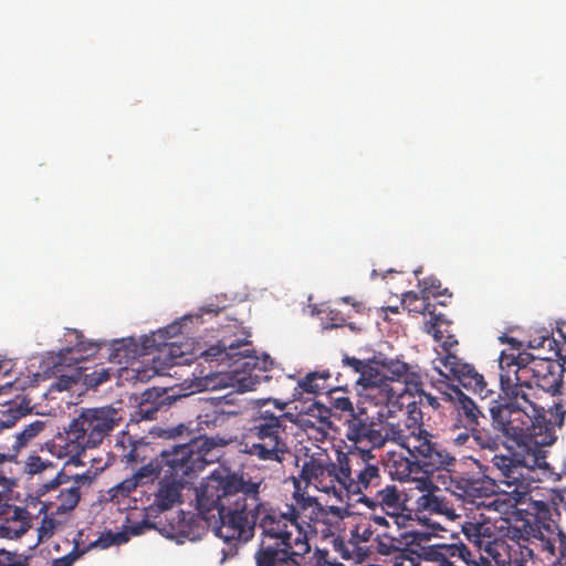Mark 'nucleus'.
Instances as JSON below:
<instances>
[{
	"label": "nucleus",
	"mask_w": 566,
	"mask_h": 566,
	"mask_svg": "<svg viewBox=\"0 0 566 566\" xmlns=\"http://www.w3.org/2000/svg\"><path fill=\"white\" fill-rule=\"evenodd\" d=\"M266 535L255 552L256 566H305L312 557L308 533L322 512L321 503L313 496L294 492L286 511L273 506Z\"/></svg>",
	"instance_id": "obj_2"
},
{
	"label": "nucleus",
	"mask_w": 566,
	"mask_h": 566,
	"mask_svg": "<svg viewBox=\"0 0 566 566\" xmlns=\"http://www.w3.org/2000/svg\"><path fill=\"white\" fill-rule=\"evenodd\" d=\"M422 285V295L426 296L427 300L430 298V296L437 297L440 295H444L448 292V289H442V284L440 280L436 277H426L421 282Z\"/></svg>",
	"instance_id": "obj_44"
},
{
	"label": "nucleus",
	"mask_w": 566,
	"mask_h": 566,
	"mask_svg": "<svg viewBox=\"0 0 566 566\" xmlns=\"http://www.w3.org/2000/svg\"><path fill=\"white\" fill-rule=\"evenodd\" d=\"M535 509H536V516L539 521H549L551 520V509H549V505L546 504L545 502H542V501H538V502H535ZM545 523V522H543ZM544 527L547 530L548 532V537H554L556 536V533L558 531L562 532V530L558 527L557 524H554L553 528H551V525L549 524H544ZM542 538H545L546 537L542 534V536L539 537V539L542 541Z\"/></svg>",
	"instance_id": "obj_43"
},
{
	"label": "nucleus",
	"mask_w": 566,
	"mask_h": 566,
	"mask_svg": "<svg viewBox=\"0 0 566 566\" xmlns=\"http://www.w3.org/2000/svg\"><path fill=\"white\" fill-rule=\"evenodd\" d=\"M446 401H452L457 411V420L464 429L474 430L480 427V420L484 415L475 402L457 386L449 387V391L443 392Z\"/></svg>",
	"instance_id": "obj_20"
},
{
	"label": "nucleus",
	"mask_w": 566,
	"mask_h": 566,
	"mask_svg": "<svg viewBox=\"0 0 566 566\" xmlns=\"http://www.w3.org/2000/svg\"><path fill=\"white\" fill-rule=\"evenodd\" d=\"M389 536L388 534L376 533L375 543L376 551L380 555L390 556L392 555L396 559V565H402V560L407 558V546L411 543L410 541H402L396 538V535Z\"/></svg>",
	"instance_id": "obj_26"
},
{
	"label": "nucleus",
	"mask_w": 566,
	"mask_h": 566,
	"mask_svg": "<svg viewBox=\"0 0 566 566\" xmlns=\"http://www.w3.org/2000/svg\"><path fill=\"white\" fill-rule=\"evenodd\" d=\"M500 340L502 343L510 344L515 349H520L522 347V342L517 340L514 337H510V336L503 335V336L500 337Z\"/></svg>",
	"instance_id": "obj_61"
},
{
	"label": "nucleus",
	"mask_w": 566,
	"mask_h": 566,
	"mask_svg": "<svg viewBox=\"0 0 566 566\" xmlns=\"http://www.w3.org/2000/svg\"><path fill=\"white\" fill-rule=\"evenodd\" d=\"M430 319L424 323V332L432 335L436 340H441L444 334L450 333L451 322L443 314L429 312Z\"/></svg>",
	"instance_id": "obj_36"
},
{
	"label": "nucleus",
	"mask_w": 566,
	"mask_h": 566,
	"mask_svg": "<svg viewBox=\"0 0 566 566\" xmlns=\"http://www.w3.org/2000/svg\"><path fill=\"white\" fill-rule=\"evenodd\" d=\"M434 368L444 377H452L462 387L486 398L493 391L488 388L484 376L474 366L464 363L457 355H443L434 361Z\"/></svg>",
	"instance_id": "obj_14"
},
{
	"label": "nucleus",
	"mask_w": 566,
	"mask_h": 566,
	"mask_svg": "<svg viewBox=\"0 0 566 566\" xmlns=\"http://www.w3.org/2000/svg\"><path fill=\"white\" fill-rule=\"evenodd\" d=\"M331 405L334 409L343 411V412H349V417H352V413H355L357 410L354 409L353 402L348 397L345 396H331Z\"/></svg>",
	"instance_id": "obj_50"
},
{
	"label": "nucleus",
	"mask_w": 566,
	"mask_h": 566,
	"mask_svg": "<svg viewBox=\"0 0 566 566\" xmlns=\"http://www.w3.org/2000/svg\"><path fill=\"white\" fill-rule=\"evenodd\" d=\"M196 501L198 512L207 526L212 530L216 536L228 544L247 543L253 538L255 528L260 530V518L255 515L248 514V512L230 504L221 503V501L211 503V505L203 503L200 489L197 492ZM235 551V545L228 549L222 548L220 563L234 555Z\"/></svg>",
	"instance_id": "obj_9"
},
{
	"label": "nucleus",
	"mask_w": 566,
	"mask_h": 566,
	"mask_svg": "<svg viewBox=\"0 0 566 566\" xmlns=\"http://www.w3.org/2000/svg\"><path fill=\"white\" fill-rule=\"evenodd\" d=\"M355 382L366 391L368 397L376 398L379 395V403L388 406L394 399L398 398L390 385L386 382V374H382V370L369 363L360 376H357Z\"/></svg>",
	"instance_id": "obj_19"
},
{
	"label": "nucleus",
	"mask_w": 566,
	"mask_h": 566,
	"mask_svg": "<svg viewBox=\"0 0 566 566\" xmlns=\"http://www.w3.org/2000/svg\"><path fill=\"white\" fill-rule=\"evenodd\" d=\"M82 379L81 368L76 367L70 370L69 374H61L56 380L51 385V389L56 391L70 390L73 386L77 385Z\"/></svg>",
	"instance_id": "obj_40"
},
{
	"label": "nucleus",
	"mask_w": 566,
	"mask_h": 566,
	"mask_svg": "<svg viewBox=\"0 0 566 566\" xmlns=\"http://www.w3.org/2000/svg\"><path fill=\"white\" fill-rule=\"evenodd\" d=\"M545 344H547V346L549 348H552V345L556 344V340L552 337L543 336V337H541L539 340H536V339L530 340L528 346L531 348H539V347H544Z\"/></svg>",
	"instance_id": "obj_58"
},
{
	"label": "nucleus",
	"mask_w": 566,
	"mask_h": 566,
	"mask_svg": "<svg viewBox=\"0 0 566 566\" xmlns=\"http://www.w3.org/2000/svg\"><path fill=\"white\" fill-rule=\"evenodd\" d=\"M494 431L496 432L495 434L490 430L479 429V427L474 430H470V432H473V442L481 449L489 451L497 450L501 444V437L505 438L501 432Z\"/></svg>",
	"instance_id": "obj_34"
},
{
	"label": "nucleus",
	"mask_w": 566,
	"mask_h": 566,
	"mask_svg": "<svg viewBox=\"0 0 566 566\" xmlns=\"http://www.w3.org/2000/svg\"><path fill=\"white\" fill-rule=\"evenodd\" d=\"M563 348L555 352L563 364L530 353L499 358L500 392L489 405L491 426L520 447L548 444L547 395L560 392L566 373Z\"/></svg>",
	"instance_id": "obj_1"
},
{
	"label": "nucleus",
	"mask_w": 566,
	"mask_h": 566,
	"mask_svg": "<svg viewBox=\"0 0 566 566\" xmlns=\"http://www.w3.org/2000/svg\"><path fill=\"white\" fill-rule=\"evenodd\" d=\"M300 478L306 485L338 497L371 492L381 484L378 461L368 450L337 452L336 462L324 450L306 455Z\"/></svg>",
	"instance_id": "obj_3"
},
{
	"label": "nucleus",
	"mask_w": 566,
	"mask_h": 566,
	"mask_svg": "<svg viewBox=\"0 0 566 566\" xmlns=\"http://www.w3.org/2000/svg\"><path fill=\"white\" fill-rule=\"evenodd\" d=\"M40 513H44V516L41 521V525L38 528L39 541L43 542L53 536L56 527L61 524L60 521L55 518V515L60 513H52L50 510L40 509Z\"/></svg>",
	"instance_id": "obj_39"
},
{
	"label": "nucleus",
	"mask_w": 566,
	"mask_h": 566,
	"mask_svg": "<svg viewBox=\"0 0 566 566\" xmlns=\"http://www.w3.org/2000/svg\"><path fill=\"white\" fill-rule=\"evenodd\" d=\"M400 412H403V415L408 413V420L412 421V423H407V422L400 423L401 426H405V424L419 426L418 421L422 419V413H421L420 409H418L416 407L415 402L408 405L407 411H403V409H400Z\"/></svg>",
	"instance_id": "obj_53"
},
{
	"label": "nucleus",
	"mask_w": 566,
	"mask_h": 566,
	"mask_svg": "<svg viewBox=\"0 0 566 566\" xmlns=\"http://www.w3.org/2000/svg\"><path fill=\"white\" fill-rule=\"evenodd\" d=\"M343 364L346 368L352 369L357 376H360L361 371L366 368L368 363H365L358 358L345 356Z\"/></svg>",
	"instance_id": "obj_52"
},
{
	"label": "nucleus",
	"mask_w": 566,
	"mask_h": 566,
	"mask_svg": "<svg viewBox=\"0 0 566 566\" xmlns=\"http://www.w3.org/2000/svg\"><path fill=\"white\" fill-rule=\"evenodd\" d=\"M416 512L444 515L449 518L455 517V512L450 502L444 497L432 492L421 494L416 500Z\"/></svg>",
	"instance_id": "obj_25"
},
{
	"label": "nucleus",
	"mask_w": 566,
	"mask_h": 566,
	"mask_svg": "<svg viewBox=\"0 0 566 566\" xmlns=\"http://www.w3.org/2000/svg\"><path fill=\"white\" fill-rule=\"evenodd\" d=\"M70 481V476L63 472H59L55 478L43 482L38 490L40 496L50 492H57L55 500H45L42 502V510H50L52 513L64 514L76 507L80 502L81 493L80 485H72L69 488L60 489V486Z\"/></svg>",
	"instance_id": "obj_16"
},
{
	"label": "nucleus",
	"mask_w": 566,
	"mask_h": 566,
	"mask_svg": "<svg viewBox=\"0 0 566 566\" xmlns=\"http://www.w3.org/2000/svg\"><path fill=\"white\" fill-rule=\"evenodd\" d=\"M382 374H386V382L389 381H403L406 385H413L418 387L420 376L410 371L409 365L400 360H388L381 363Z\"/></svg>",
	"instance_id": "obj_27"
},
{
	"label": "nucleus",
	"mask_w": 566,
	"mask_h": 566,
	"mask_svg": "<svg viewBox=\"0 0 566 566\" xmlns=\"http://www.w3.org/2000/svg\"><path fill=\"white\" fill-rule=\"evenodd\" d=\"M30 410V401H25V399H22L20 402H12L1 412L0 428H11L21 417L28 415Z\"/></svg>",
	"instance_id": "obj_33"
},
{
	"label": "nucleus",
	"mask_w": 566,
	"mask_h": 566,
	"mask_svg": "<svg viewBox=\"0 0 566 566\" xmlns=\"http://www.w3.org/2000/svg\"><path fill=\"white\" fill-rule=\"evenodd\" d=\"M444 355H455L452 349L458 345V339L451 333L444 334V337L440 340Z\"/></svg>",
	"instance_id": "obj_54"
},
{
	"label": "nucleus",
	"mask_w": 566,
	"mask_h": 566,
	"mask_svg": "<svg viewBox=\"0 0 566 566\" xmlns=\"http://www.w3.org/2000/svg\"><path fill=\"white\" fill-rule=\"evenodd\" d=\"M176 399L166 388H148L142 394L136 413L143 420H154L159 410H167Z\"/></svg>",
	"instance_id": "obj_22"
},
{
	"label": "nucleus",
	"mask_w": 566,
	"mask_h": 566,
	"mask_svg": "<svg viewBox=\"0 0 566 566\" xmlns=\"http://www.w3.org/2000/svg\"><path fill=\"white\" fill-rule=\"evenodd\" d=\"M88 473L90 472H87L86 474H76L74 476L76 485H78V483H81V482H91V476Z\"/></svg>",
	"instance_id": "obj_63"
},
{
	"label": "nucleus",
	"mask_w": 566,
	"mask_h": 566,
	"mask_svg": "<svg viewBox=\"0 0 566 566\" xmlns=\"http://www.w3.org/2000/svg\"><path fill=\"white\" fill-rule=\"evenodd\" d=\"M31 527V515L25 507L6 503L0 511V536L19 538Z\"/></svg>",
	"instance_id": "obj_21"
},
{
	"label": "nucleus",
	"mask_w": 566,
	"mask_h": 566,
	"mask_svg": "<svg viewBox=\"0 0 566 566\" xmlns=\"http://www.w3.org/2000/svg\"><path fill=\"white\" fill-rule=\"evenodd\" d=\"M402 306L407 308L409 312L418 313V314H424L429 313L431 304L429 303V300L426 298V296H419L415 292H407L402 295L401 300Z\"/></svg>",
	"instance_id": "obj_38"
},
{
	"label": "nucleus",
	"mask_w": 566,
	"mask_h": 566,
	"mask_svg": "<svg viewBox=\"0 0 566 566\" xmlns=\"http://www.w3.org/2000/svg\"><path fill=\"white\" fill-rule=\"evenodd\" d=\"M17 458L14 452H11L8 444L0 446V485H7L9 479L7 472L3 470V465L8 462L14 461Z\"/></svg>",
	"instance_id": "obj_49"
},
{
	"label": "nucleus",
	"mask_w": 566,
	"mask_h": 566,
	"mask_svg": "<svg viewBox=\"0 0 566 566\" xmlns=\"http://www.w3.org/2000/svg\"><path fill=\"white\" fill-rule=\"evenodd\" d=\"M554 504H562L566 510V488L557 490L553 497Z\"/></svg>",
	"instance_id": "obj_59"
},
{
	"label": "nucleus",
	"mask_w": 566,
	"mask_h": 566,
	"mask_svg": "<svg viewBox=\"0 0 566 566\" xmlns=\"http://www.w3.org/2000/svg\"><path fill=\"white\" fill-rule=\"evenodd\" d=\"M140 485L138 481L135 479L134 475L130 478L125 479L124 481L119 482L115 486H113L109 490V494L112 500H116L119 502L120 497H127L129 494L135 491V489Z\"/></svg>",
	"instance_id": "obj_42"
},
{
	"label": "nucleus",
	"mask_w": 566,
	"mask_h": 566,
	"mask_svg": "<svg viewBox=\"0 0 566 566\" xmlns=\"http://www.w3.org/2000/svg\"><path fill=\"white\" fill-rule=\"evenodd\" d=\"M335 548L338 551L344 559H350L352 553L346 547V544L343 541H335Z\"/></svg>",
	"instance_id": "obj_60"
},
{
	"label": "nucleus",
	"mask_w": 566,
	"mask_h": 566,
	"mask_svg": "<svg viewBox=\"0 0 566 566\" xmlns=\"http://www.w3.org/2000/svg\"><path fill=\"white\" fill-rule=\"evenodd\" d=\"M492 464L500 471V483L506 486L502 490L503 502L511 509L525 503L535 482L532 476L534 469L516 454H495Z\"/></svg>",
	"instance_id": "obj_13"
},
{
	"label": "nucleus",
	"mask_w": 566,
	"mask_h": 566,
	"mask_svg": "<svg viewBox=\"0 0 566 566\" xmlns=\"http://www.w3.org/2000/svg\"><path fill=\"white\" fill-rule=\"evenodd\" d=\"M149 449V444L143 441H130L129 440V449L127 452L123 454V458L127 463H137L143 462L147 458V450Z\"/></svg>",
	"instance_id": "obj_41"
},
{
	"label": "nucleus",
	"mask_w": 566,
	"mask_h": 566,
	"mask_svg": "<svg viewBox=\"0 0 566 566\" xmlns=\"http://www.w3.org/2000/svg\"><path fill=\"white\" fill-rule=\"evenodd\" d=\"M67 335H73L75 343L71 347L60 350L56 365L65 364L69 359L76 364L81 363L88 356L95 355L102 347V343L85 340L83 333L77 329H67Z\"/></svg>",
	"instance_id": "obj_23"
},
{
	"label": "nucleus",
	"mask_w": 566,
	"mask_h": 566,
	"mask_svg": "<svg viewBox=\"0 0 566 566\" xmlns=\"http://www.w3.org/2000/svg\"><path fill=\"white\" fill-rule=\"evenodd\" d=\"M265 489L263 478H253L249 473H212L200 488L201 501L208 505L221 501L255 515L260 518L261 543L269 530V524L265 523L268 515L273 511V505L261 497Z\"/></svg>",
	"instance_id": "obj_7"
},
{
	"label": "nucleus",
	"mask_w": 566,
	"mask_h": 566,
	"mask_svg": "<svg viewBox=\"0 0 566 566\" xmlns=\"http://www.w3.org/2000/svg\"><path fill=\"white\" fill-rule=\"evenodd\" d=\"M556 544L558 557L551 566H566V535L558 531L554 537L542 538V549L546 552L549 557L556 555Z\"/></svg>",
	"instance_id": "obj_32"
},
{
	"label": "nucleus",
	"mask_w": 566,
	"mask_h": 566,
	"mask_svg": "<svg viewBox=\"0 0 566 566\" xmlns=\"http://www.w3.org/2000/svg\"><path fill=\"white\" fill-rule=\"evenodd\" d=\"M461 531L469 543L480 553L499 566H522L523 552L521 545L497 537L495 523L483 513L467 515L461 524Z\"/></svg>",
	"instance_id": "obj_11"
},
{
	"label": "nucleus",
	"mask_w": 566,
	"mask_h": 566,
	"mask_svg": "<svg viewBox=\"0 0 566 566\" xmlns=\"http://www.w3.org/2000/svg\"><path fill=\"white\" fill-rule=\"evenodd\" d=\"M360 495L358 502L369 507L371 513L380 510L382 515L412 514L406 506V494L395 484H386L376 491L375 496H367L365 492Z\"/></svg>",
	"instance_id": "obj_17"
},
{
	"label": "nucleus",
	"mask_w": 566,
	"mask_h": 566,
	"mask_svg": "<svg viewBox=\"0 0 566 566\" xmlns=\"http://www.w3.org/2000/svg\"><path fill=\"white\" fill-rule=\"evenodd\" d=\"M86 552H87V548L81 549L78 547V543L76 542L73 549L69 554H66L60 558L53 559L51 566H72L75 563V560H77Z\"/></svg>",
	"instance_id": "obj_48"
},
{
	"label": "nucleus",
	"mask_w": 566,
	"mask_h": 566,
	"mask_svg": "<svg viewBox=\"0 0 566 566\" xmlns=\"http://www.w3.org/2000/svg\"><path fill=\"white\" fill-rule=\"evenodd\" d=\"M107 379H108V373H107L106 370H103V371L101 373V375L98 376V378H96V379H95V378H93V377H92V378L90 379V382H88V384H90L91 386H97V385L102 384L103 381H105V380H107Z\"/></svg>",
	"instance_id": "obj_62"
},
{
	"label": "nucleus",
	"mask_w": 566,
	"mask_h": 566,
	"mask_svg": "<svg viewBox=\"0 0 566 566\" xmlns=\"http://www.w3.org/2000/svg\"><path fill=\"white\" fill-rule=\"evenodd\" d=\"M328 371H313L308 373L302 380L298 381V387L308 394H322L324 391L336 394L339 388H331L326 381L329 379Z\"/></svg>",
	"instance_id": "obj_30"
},
{
	"label": "nucleus",
	"mask_w": 566,
	"mask_h": 566,
	"mask_svg": "<svg viewBox=\"0 0 566 566\" xmlns=\"http://www.w3.org/2000/svg\"><path fill=\"white\" fill-rule=\"evenodd\" d=\"M151 350H158L160 353V357L167 360L168 365H180L184 360L185 352L181 350L180 346L177 345L176 342H166V345H161L160 347H151Z\"/></svg>",
	"instance_id": "obj_37"
},
{
	"label": "nucleus",
	"mask_w": 566,
	"mask_h": 566,
	"mask_svg": "<svg viewBox=\"0 0 566 566\" xmlns=\"http://www.w3.org/2000/svg\"><path fill=\"white\" fill-rule=\"evenodd\" d=\"M211 449L212 443L207 437L191 438L187 442L163 450L159 455L140 467L133 475L139 484L171 476L175 480L191 476V474L205 470L208 464L206 455Z\"/></svg>",
	"instance_id": "obj_8"
},
{
	"label": "nucleus",
	"mask_w": 566,
	"mask_h": 566,
	"mask_svg": "<svg viewBox=\"0 0 566 566\" xmlns=\"http://www.w3.org/2000/svg\"><path fill=\"white\" fill-rule=\"evenodd\" d=\"M248 342L220 340L202 353L207 360L231 361L229 371H217L203 376L199 380L200 390H218L232 387L235 391L245 392L258 388L271 379L268 371L273 361L269 355L259 357L250 354Z\"/></svg>",
	"instance_id": "obj_4"
},
{
	"label": "nucleus",
	"mask_w": 566,
	"mask_h": 566,
	"mask_svg": "<svg viewBox=\"0 0 566 566\" xmlns=\"http://www.w3.org/2000/svg\"><path fill=\"white\" fill-rule=\"evenodd\" d=\"M557 332L559 333V335L566 342V322H562L560 323V325L557 327Z\"/></svg>",
	"instance_id": "obj_64"
},
{
	"label": "nucleus",
	"mask_w": 566,
	"mask_h": 566,
	"mask_svg": "<svg viewBox=\"0 0 566 566\" xmlns=\"http://www.w3.org/2000/svg\"><path fill=\"white\" fill-rule=\"evenodd\" d=\"M186 478L182 476L180 480H175L174 476L163 479V483L158 493L156 494L155 503L163 510H169L177 503L181 496L180 488L186 483Z\"/></svg>",
	"instance_id": "obj_28"
},
{
	"label": "nucleus",
	"mask_w": 566,
	"mask_h": 566,
	"mask_svg": "<svg viewBox=\"0 0 566 566\" xmlns=\"http://www.w3.org/2000/svg\"><path fill=\"white\" fill-rule=\"evenodd\" d=\"M449 553L452 557H460L464 562L469 563L472 562V554L469 551V548L464 544H458V545H451L449 547Z\"/></svg>",
	"instance_id": "obj_51"
},
{
	"label": "nucleus",
	"mask_w": 566,
	"mask_h": 566,
	"mask_svg": "<svg viewBox=\"0 0 566 566\" xmlns=\"http://www.w3.org/2000/svg\"><path fill=\"white\" fill-rule=\"evenodd\" d=\"M193 316H184L171 324L167 325L164 328H160L156 333H153L149 336H146L143 340V349L145 352H150L151 347H160L161 345H166L168 339L178 336L184 333V328H186L188 323H191Z\"/></svg>",
	"instance_id": "obj_24"
},
{
	"label": "nucleus",
	"mask_w": 566,
	"mask_h": 566,
	"mask_svg": "<svg viewBox=\"0 0 566 566\" xmlns=\"http://www.w3.org/2000/svg\"><path fill=\"white\" fill-rule=\"evenodd\" d=\"M127 541H128V536L125 533L119 532V533L113 534V533L108 532L107 534L99 536L96 541L91 543V545L87 547V549L90 547H95V546H98L102 548H107L111 545L123 544Z\"/></svg>",
	"instance_id": "obj_46"
},
{
	"label": "nucleus",
	"mask_w": 566,
	"mask_h": 566,
	"mask_svg": "<svg viewBox=\"0 0 566 566\" xmlns=\"http://www.w3.org/2000/svg\"><path fill=\"white\" fill-rule=\"evenodd\" d=\"M109 359L117 364H127L139 355V347L133 337L114 339L111 344Z\"/></svg>",
	"instance_id": "obj_29"
},
{
	"label": "nucleus",
	"mask_w": 566,
	"mask_h": 566,
	"mask_svg": "<svg viewBox=\"0 0 566 566\" xmlns=\"http://www.w3.org/2000/svg\"><path fill=\"white\" fill-rule=\"evenodd\" d=\"M420 403H427L433 409H438L440 407V402L437 397L422 390L420 391Z\"/></svg>",
	"instance_id": "obj_56"
},
{
	"label": "nucleus",
	"mask_w": 566,
	"mask_h": 566,
	"mask_svg": "<svg viewBox=\"0 0 566 566\" xmlns=\"http://www.w3.org/2000/svg\"><path fill=\"white\" fill-rule=\"evenodd\" d=\"M471 441H473V432H470V430H468V429H464L463 432L458 433L453 438V442L458 447L467 446Z\"/></svg>",
	"instance_id": "obj_55"
},
{
	"label": "nucleus",
	"mask_w": 566,
	"mask_h": 566,
	"mask_svg": "<svg viewBox=\"0 0 566 566\" xmlns=\"http://www.w3.org/2000/svg\"><path fill=\"white\" fill-rule=\"evenodd\" d=\"M122 410L111 405L81 408L52 443V453L67 458V464L85 465L82 455L87 449L99 447L120 426Z\"/></svg>",
	"instance_id": "obj_5"
},
{
	"label": "nucleus",
	"mask_w": 566,
	"mask_h": 566,
	"mask_svg": "<svg viewBox=\"0 0 566 566\" xmlns=\"http://www.w3.org/2000/svg\"><path fill=\"white\" fill-rule=\"evenodd\" d=\"M397 444L408 451L418 471L429 475L454 465L455 458L421 426L405 424Z\"/></svg>",
	"instance_id": "obj_12"
},
{
	"label": "nucleus",
	"mask_w": 566,
	"mask_h": 566,
	"mask_svg": "<svg viewBox=\"0 0 566 566\" xmlns=\"http://www.w3.org/2000/svg\"><path fill=\"white\" fill-rule=\"evenodd\" d=\"M30 472L39 473L43 471L48 465L40 457H32L30 460Z\"/></svg>",
	"instance_id": "obj_57"
},
{
	"label": "nucleus",
	"mask_w": 566,
	"mask_h": 566,
	"mask_svg": "<svg viewBox=\"0 0 566 566\" xmlns=\"http://www.w3.org/2000/svg\"><path fill=\"white\" fill-rule=\"evenodd\" d=\"M45 428V422L42 420H35L28 424L21 432L10 437V443L8 448L11 452H14L15 458L20 450L28 444L30 440L35 438Z\"/></svg>",
	"instance_id": "obj_31"
},
{
	"label": "nucleus",
	"mask_w": 566,
	"mask_h": 566,
	"mask_svg": "<svg viewBox=\"0 0 566 566\" xmlns=\"http://www.w3.org/2000/svg\"><path fill=\"white\" fill-rule=\"evenodd\" d=\"M287 405L279 399H266L259 405L243 438L244 453L261 461L283 463L291 454L287 423L295 422V416L285 410Z\"/></svg>",
	"instance_id": "obj_6"
},
{
	"label": "nucleus",
	"mask_w": 566,
	"mask_h": 566,
	"mask_svg": "<svg viewBox=\"0 0 566 566\" xmlns=\"http://www.w3.org/2000/svg\"><path fill=\"white\" fill-rule=\"evenodd\" d=\"M394 418L388 407L386 411L380 409L375 415H369L366 408L358 407L345 421V437L353 442L354 450L373 451L385 447L388 441L398 443V440H402V426L400 422H394ZM370 454L374 455L373 452Z\"/></svg>",
	"instance_id": "obj_10"
},
{
	"label": "nucleus",
	"mask_w": 566,
	"mask_h": 566,
	"mask_svg": "<svg viewBox=\"0 0 566 566\" xmlns=\"http://www.w3.org/2000/svg\"><path fill=\"white\" fill-rule=\"evenodd\" d=\"M452 492L464 502L481 505L495 493V482L482 472H454L451 475Z\"/></svg>",
	"instance_id": "obj_15"
},
{
	"label": "nucleus",
	"mask_w": 566,
	"mask_h": 566,
	"mask_svg": "<svg viewBox=\"0 0 566 566\" xmlns=\"http://www.w3.org/2000/svg\"><path fill=\"white\" fill-rule=\"evenodd\" d=\"M31 557L0 549V566H28Z\"/></svg>",
	"instance_id": "obj_47"
},
{
	"label": "nucleus",
	"mask_w": 566,
	"mask_h": 566,
	"mask_svg": "<svg viewBox=\"0 0 566 566\" xmlns=\"http://www.w3.org/2000/svg\"><path fill=\"white\" fill-rule=\"evenodd\" d=\"M369 521L376 525L375 532L380 534L396 535V538L413 543L419 533L413 528L416 520L412 514L382 515L370 513Z\"/></svg>",
	"instance_id": "obj_18"
},
{
	"label": "nucleus",
	"mask_w": 566,
	"mask_h": 566,
	"mask_svg": "<svg viewBox=\"0 0 566 566\" xmlns=\"http://www.w3.org/2000/svg\"><path fill=\"white\" fill-rule=\"evenodd\" d=\"M305 566H345L343 563L337 562L329 557V553L326 549L316 548L311 559Z\"/></svg>",
	"instance_id": "obj_45"
},
{
	"label": "nucleus",
	"mask_w": 566,
	"mask_h": 566,
	"mask_svg": "<svg viewBox=\"0 0 566 566\" xmlns=\"http://www.w3.org/2000/svg\"><path fill=\"white\" fill-rule=\"evenodd\" d=\"M389 473L390 475L398 481H408L411 473L413 472V459L409 460L402 455L392 457L389 461Z\"/></svg>",
	"instance_id": "obj_35"
}]
</instances>
